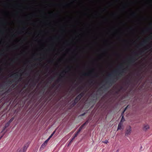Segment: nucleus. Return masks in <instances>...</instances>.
<instances>
[{"mask_svg":"<svg viewBox=\"0 0 152 152\" xmlns=\"http://www.w3.org/2000/svg\"><path fill=\"white\" fill-rule=\"evenodd\" d=\"M132 132V128L130 126H129L126 129L125 132V135H130Z\"/></svg>","mask_w":152,"mask_h":152,"instance_id":"nucleus-1","label":"nucleus"},{"mask_svg":"<svg viewBox=\"0 0 152 152\" xmlns=\"http://www.w3.org/2000/svg\"><path fill=\"white\" fill-rule=\"evenodd\" d=\"M150 128L148 124H145L143 125L142 129L143 131L146 132Z\"/></svg>","mask_w":152,"mask_h":152,"instance_id":"nucleus-2","label":"nucleus"},{"mask_svg":"<svg viewBox=\"0 0 152 152\" xmlns=\"http://www.w3.org/2000/svg\"><path fill=\"white\" fill-rule=\"evenodd\" d=\"M124 129V126L123 123H120L118 126L117 130H123Z\"/></svg>","mask_w":152,"mask_h":152,"instance_id":"nucleus-3","label":"nucleus"},{"mask_svg":"<svg viewBox=\"0 0 152 152\" xmlns=\"http://www.w3.org/2000/svg\"><path fill=\"white\" fill-rule=\"evenodd\" d=\"M88 124V122L87 121L85 123L81 126L79 128L78 131L77 132H78V133H80L81 130L83 129V127L84 126H85L86 124Z\"/></svg>","mask_w":152,"mask_h":152,"instance_id":"nucleus-4","label":"nucleus"},{"mask_svg":"<svg viewBox=\"0 0 152 152\" xmlns=\"http://www.w3.org/2000/svg\"><path fill=\"white\" fill-rule=\"evenodd\" d=\"M13 119H14V118H11L10 120L9 121V122H8L7 123V124L6 125V126H5L6 127L8 126L10 124L12 121L13 120Z\"/></svg>","mask_w":152,"mask_h":152,"instance_id":"nucleus-5","label":"nucleus"},{"mask_svg":"<svg viewBox=\"0 0 152 152\" xmlns=\"http://www.w3.org/2000/svg\"><path fill=\"white\" fill-rule=\"evenodd\" d=\"M47 144H46V143H45V142H44V143H43L42 144V145H41V147H40V149H41L42 148H44L45 147V146H46Z\"/></svg>","mask_w":152,"mask_h":152,"instance_id":"nucleus-6","label":"nucleus"},{"mask_svg":"<svg viewBox=\"0 0 152 152\" xmlns=\"http://www.w3.org/2000/svg\"><path fill=\"white\" fill-rule=\"evenodd\" d=\"M121 116H122V118L120 123L123 124V122L125 121V119L124 118L123 114H122V115H121Z\"/></svg>","mask_w":152,"mask_h":152,"instance_id":"nucleus-7","label":"nucleus"},{"mask_svg":"<svg viewBox=\"0 0 152 152\" xmlns=\"http://www.w3.org/2000/svg\"><path fill=\"white\" fill-rule=\"evenodd\" d=\"M55 132V131H54L53 132L52 134L48 138L50 139L52 137L53 135L54 134Z\"/></svg>","mask_w":152,"mask_h":152,"instance_id":"nucleus-8","label":"nucleus"},{"mask_svg":"<svg viewBox=\"0 0 152 152\" xmlns=\"http://www.w3.org/2000/svg\"><path fill=\"white\" fill-rule=\"evenodd\" d=\"M127 107H126L125 109H124V111H123V112L122 113V114H123L124 113V112L126 110L127 108Z\"/></svg>","mask_w":152,"mask_h":152,"instance_id":"nucleus-9","label":"nucleus"},{"mask_svg":"<svg viewBox=\"0 0 152 152\" xmlns=\"http://www.w3.org/2000/svg\"><path fill=\"white\" fill-rule=\"evenodd\" d=\"M102 142L104 143L107 144L108 142V141L107 140H106L104 141H103Z\"/></svg>","mask_w":152,"mask_h":152,"instance_id":"nucleus-10","label":"nucleus"},{"mask_svg":"<svg viewBox=\"0 0 152 152\" xmlns=\"http://www.w3.org/2000/svg\"><path fill=\"white\" fill-rule=\"evenodd\" d=\"M79 134V133H78V132H77L75 134L74 136L75 137H76L77 135H78V134Z\"/></svg>","mask_w":152,"mask_h":152,"instance_id":"nucleus-11","label":"nucleus"},{"mask_svg":"<svg viewBox=\"0 0 152 152\" xmlns=\"http://www.w3.org/2000/svg\"><path fill=\"white\" fill-rule=\"evenodd\" d=\"M49 140L50 139L48 138L46 140H45V143H46V144H47L48 141H49Z\"/></svg>","mask_w":152,"mask_h":152,"instance_id":"nucleus-12","label":"nucleus"},{"mask_svg":"<svg viewBox=\"0 0 152 152\" xmlns=\"http://www.w3.org/2000/svg\"><path fill=\"white\" fill-rule=\"evenodd\" d=\"M17 152H24L22 150L20 149L18 150Z\"/></svg>","mask_w":152,"mask_h":152,"instance_id":"nucleus-13","label":"nucleus"},{"mask_svg":"<svg viewBox=\"0 0 152 152\" xmlns=\"http://www.w3.org/2000/svg\"><path fill=\"white\" fill-rule=\"evenodd\" d=\"M75 137L74 136L72 138V140H71L70 142H72V140L74 139L75 138Z\"/></svg>","mask_w":152,"mask_h":152,"instance_id":"nucleus-14","label":"nucleus"},{"mask_svg":"<svg viewBox=\"0 0 152 152\" xmlns=\"http://www.w3.org/2000/svg\"><path fill=\"white\" fill-rule=\"evenodd\" d=\"M2 137V136H1V137L0 138V139H1Z\"/></svg>","mask_w":152,"mask_h":152,"instance_id":"nucleus-15","label":"nucleus"},{"mask_svg":"<svg viewBox=\"0 0 152 152\" xmlns=\"http://www.w3.org/2000/svg\"><path fill=\"white\" fill-rule=\"evenodd\" d=\"M2 137V136H1V137L0 138V139H1Z\"/></svg>","mask_w":152,"mask_h":152,"instance_id":"nucleus-16","label":"nucleus"},{"mask_svg":"<svg viewBox=\"0 0 152 152\" xmlns=\"http://www.w3.org/2000/svg\"><path fill=\"white\" fill-rule=\"evenodd\" d=\"M2 137V136H1V137L0 138V139H1Z\"/></svg>","mask_w":152,"mask_h":152,"instance_id":"nucleus-17","label":"nucleus"},{"mask_svg":"<svg viewBox=\"0 0 152 152\" xmlns=\"http://www.w3.org/2000/svg\"><path fill=\"white\" fill-rule=\"evenodd\" d=\"M2 137V136H1V137L0 138V139H1Z\"/></svg>","mask_w":152,"mask_h":152,"instance_id":"nucleus-18","label":"nucleus"},{"mask_svg":"<svg viewBox=\"0 0 152 152\" xmlns=\"http://www.w3.org/2000/svg\"><path fill=\"white\" fill-rule=\"evenodd\" d=\"M2 137V136H1V137L0 138V139H1Z\"/></svg>","mask_w":152,"mask_h":152,"instance_id":"nucleus-19","label":"nucleus"},{"mask_svg":"<svg viewBox=\"0 0 152 152\" xmlns=\"http://www.w3.org/2000/svg\"><path fill=\"white\" fill-rule=\"evenodd\" d=\"M2 137V136H1V137L0 138V139H1Z\"/></svg>","mask_w":152,"mask_h":152,"instance_id":"nucleus-20","label":"nucleus"}]
</instances>
